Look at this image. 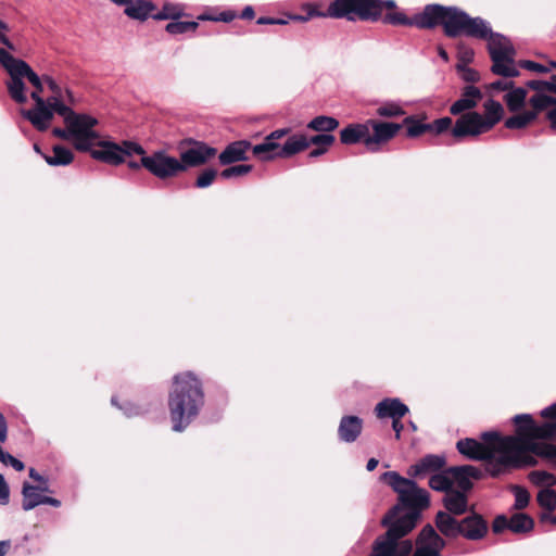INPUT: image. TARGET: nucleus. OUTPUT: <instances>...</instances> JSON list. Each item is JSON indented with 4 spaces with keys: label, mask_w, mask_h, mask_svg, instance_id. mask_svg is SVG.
<instances>
[{
    "label": "nucleus",
    "mask_w": 556,
    "mask_h": 556,
    "mask_svg": "<svg viewBox=\"0 0 556 556\" xmlns=\"http://www.w3.org/2000/svg\"><path fill=\"white\" fill-rule=\"evenodd\" d=\"M0 65L5 70L10 76V80L5 86L8 92L13 101L18 104L27 102L26 78L34 90L30 98L35 102L34 108L29 110H22L21 114L26 118L38 131H45L49 128L52 121V112L50 106L56 105L55 98L43 99L41 93L43 91V79L40 77L27 62L22 59L14 58L7 49L0 48Z\"/></svg>",
    "instance_id": "nucleus-1"
},
{
    "label": "nucleus",
    "mask_w": 556,
    "mask_h": 556,
    "mask_svg": "<svg viewBox=\"0 0 556 556\" xmlns=\"http://www.w3.org/2000/svg\"><path fill=\"white\" fill-rule=\"evenodd\" d=\"M481 438L485 443L471 438L459 440L457 451L469 459L484 460L485 471L494 478L518 468L520 450L517 439L501 437L496 431L483 432Z\"/></svg>",
    "instance_id": "nucleus-2"
},
{
    "label": "nucleus",
    "mask_w": 556,
    "mask_h": 556,
    "mask_svg": "<svg viewBox=\"0 0 556 556\" xmlns=\"http://www.w3.org/2000/svg\"><path fill=\"white\" fill-rule=\"evenodd\" d=\"M203 404L204 392L201 381L189 371L176 375L168 395L173 430L184 431L198 416Z\"/></svg>",
    "instance_id": "nucleus-3"
},
{
    "label": "nucleus",
    "mask_w": 556,
    "mask_h": 556,
    "mask_svg": "<svg viewBox=\"0 0 556 556\" xmlns=\"http://www.w3.org/2000/svg\"><path fill=\"white\" fill-rule=\"evenodd\" d=\"M427 29L439 25L450 38L465 35L472 38H486L490 33V24L481 17H471L465 11L456 7L441 4H427Z\"/></svg>",
    "instance_id": "nucleus-4"
},
{
    "label": "nucleus",
    "mask_w": 556,
    "mask_h": 556,
    "mask_svg": "<svg viewBox=\"0 0 556 556\" xmlns=\"http://www.w3.org/2000/svg\"><path fill=\"white\" fill-rule=\"evenodd\" d=\"M396 509H389L381 519L387 531L376 538L367 556H410L413 553V541L406 536L416 527L417 516L414 513L392 520Z\"/></svg>",
    "instance_id": "nucleus-5"
},
{
    "label": "nucleus",
    "mask_w": 556,
    "mask_h": 556,
    "mask_svg": "<svg viewBox=\"0 0 556 556\" xmlns=\"http://www.w3.org/2000/svg\"><path fill=\"white\" fill-rule=\"evenodd\" d=\"M513 420L517 432V435L513 437L518 440L520 450L518 468L535 464L534 458L529 453L545 458H556V444L535 442L536 439H545L546 435L552 433L554 427L549 422L536 425L529 414L516 415Z\"/></svg>",
    "instance_id": "nucleus-6"
},
{
    "label": "nucleus",
    "mask_w": 556,
    "mask_h": 556,
    "mask_svg": "<svg viewBox=\"0 0 556 556\" xmlns=\"http://www.w3.org/2000/svg\"><path fill=\"white\" fill-rule=\"evenodd\" d=\"M381 479L399 494V503L392 507L397 508L392 520L415 513L417 522L420 511L429 506L428 492L420 489L412 479L404 478L396 471L383 472Z\"/></svg>",
    "instance_id": "nucleus-7"
},
{
    "label": "nucleus",
    "mask_w": 556,
    "mask_h": 556,
    "mask_svg": "<svg viewBox=\"0 0 556 556\" xmlns=\"http://www.w3.org/2000/svg\"><path fill=\"white\" fill-rule=\"evenodd\" d=\"M394 0H333L323 16L345 18L350 22H377L383 9H395Z\"/></svg>",
    "instance_id": "nucleus-8"
},
{
    "label": "nucleus",
    "mask_w": 556,
    "mask_h": 556,
    "mask_svg": "<svg viewBox=\"0 0 556 556\" xmlns=\"http://www.w3.org/2000/svg\"><path fill=\"white\" fill-rule=\"evenodd\" d=\"M484 114L468 112L463 114L452 128V136L457 140L476 137L491 130L503 117V105L493 99L483 104Z\"/></svg>",
    "instance_id": "nucleus-9"
},
{
    "label": "nucleus",
    "mask_w": 556,
    "mask_h": 556,
    "mask_svg": "<svg viewBox=\"0 0 556 556\" xmlns=\"http://www.w3.org/2000/svg\"><path fill=\"white\" fill-rule=\"evenodd\" d=\"M59 114L70 127L74 148L81 152L90 151L100 135L94 130L98 119L91 115L77 113L70 105H59Z\"/></svg>",
    "instance_id": "nucleus-10"
},
{
    "label": "nucleus",
    "mask_w": 556,
    "mask_h": 556,
    "mask_svg": "<svg viewBox=\"0 0 556 556\" xmlns=\"http://www.w3.org/2000/svg\"><path fill=\"white\" fill-rule=\"evenodd\" d=\"M484 39L488 40L492 73L507 78L518 76L519 71L515 64L516 50L510 40L502 34L493 33L491 27Z\"/></svg>",
    "instance_id": "nucleus-11"
},
{
    "label": "nucleus",
    "mask_w": 556,
    "mask_h": 556,
    "mask_svg": "<svg viewBox=\"0 0 556 556\" xmlns=\"http://www.w3.org/2000/svg\"><path fill=\"white\" fill-rule=\"evenodd\" d=\"M141 164L151 175L159 179H168L184 173L180 161L165 150H156L141 157Z\"/></svg>",
    "instance_id": "nucleus-12"
},
{
    "label": "nucleus",
    "mask_w": 556,
    "mask_h": 556,
    "mask_svg": "<svg viewBox=\"0 0 556 556\" xmlns=\"http://www.w3.org/2000/svg\"><path fill=\"white\" fill-rule=\"evenodd\" d=\"M415 546L416 548L410 556H442L446 541L428 523L419 531L415 540Z\"/></svg>",
    "instance_id": "nucleus-13"
},
{
    "label": "nucleus",
    "mask_w": 556,
    "mask_h": 556,
    "mask_svg": "<svg viewBox=\"0 0 556 556\" xmlns=\"http://www.w3.org/2000/svg\"><path fill=\"white\" fill-rule=\"evenodd\" d=\"M368 137L366 140V148L371 151H378V146L386 143L393 139L402 129V124L380 122L376 119H368Z\"/></svg>",
    "instance_id": "nucleus-14"
},
{
    "label": "nucleus",
    "mask_w": 556,
    "mask_h": 556,
    "mask_svg": "<svg viewBox=\"0 0 556 556\" xmlns=\"http://www.w3.org/2000/svg\"><path fill=\"white\" fill-rule=\"evenodd\" d=\"M216 149L202 141H191L190 147L180 152V164L184 172L189 167H198L205 164L210 159L216 155Z\"/></svg>",
    "instance_id": "nucleus-15"
},
{
    "label": "nucleus",
    "mask_w": 556,
    "mask_h": 556,
    "mask_svg": "<svg viewBox=\"0 0 556 556\" xmlns=\"http://www.w3.org/2000/svg\"><path fill=\"white\" fill-rule=\"evenodd\" d=\"M94 146L98 149H90L88 151L92 159L101 161L109 165H121L124 163L122 147L110 140H97Z\"/></svg>",
    "instance_id": "nucleus-16"
},
{
    "label": "nucleus",
    "mask_w": 556,
    "mask_h": 556,
    "mask_svg": "<svg viewBox=\"0 0 556 556\" xmlns=\"http://www.w3.org/2000/svg\"><path fill=\"white\" fill-rule=\"evenodd\" d=\"M447 472H450L453 483L457 484L458 491L464 493H467L472 488L471 479L479 480L483 477L482 471L471 465L450 467Z\"/></svg>",
    "instance_id": "nucleus-17"
},
{
    "label": "nucleus",
    "mask_w": 556,
    "mask_h": 556,
    "mask_svg": "<svg viewBox=\"0 0 556 556\" xmlns=\"http://www.w3.org/2000/svg\"><path fill=\"white\" fill-rule=\"evenodd\" d=\"M486 532L488 523L480 515L472 514L460 520L459 535L467 540H481L486 534Z\"/></svg>",
    "instance_id": "nucleus-18"
},
{
    "label": "nucleus",
    "mask_w": 556,
    "mask_h": 556,
    "mask_svg": "<svg viewBox=\"0 0 556 556\" xmlns=\"http://www.w3.org/2000/svg\"><path fill=\"white\" fill-rule=\"evenodd\" d=\"M427 14L426 5L420 13L415 14L413 17H408L404 12L395 11L384 14L380 20L384 24L416 26L420 29H427Z\"/></svg>",
    "instance_id": "nucleus-19"
},
{
    "label": "nucleus",
    "mask_w": 556,
    "mask_h": 556,
    "mask_svg": "<svg viewBox=\"0 0 556 556\" xmlns=\"http://www.w3.org/2000/svg\"><path fill=\"white\" fill-rule=\"evenodd\" d=\"M251 149V142L248 140H238L229 143L219 154L218 160L222 165L247 161L248 151Z\"/></svg>",
    "instance_id": "nucleus-20"
},
{
    "label": "nucleus",
    "mask_w": 556,
    "mask_h": 556,
    "mask_svg": "<svg viewBox=\"0 0 556 556\" xmlns=\"http://www.w3.org/2000/svg\"><path fill=\"white\" fill-rule=\"evenodd\" d=\"M482 99V92L479 88L469 85L463 89L460 98L455 101L451 108L450 112L453 115H459L463 112L469 111L478 104V102Z\"/></svg>",
    "instance_id": "nucleus-21"
},
{
    "label": "nucleus",
    "mask_w": 556,
    "mask_h": 556,
    "mask_svg": "<svg viewBox=\"0 0 556 556\" xmlns=\"http://www.w3.org/2000/svg\"><path fill=\"white\" fill-rule=\"evenodd\" d=\"M363 430V419L357 416H343L338 427L339 439L345 443L357 440Z\"/></svg>",
    "instance_id": "nucleus-22"
},
{
    "label": "nucleus",
    "mask_w": 556,
    "mask_h": 556,
    "mask_svg": "<svg viewBox=\"0 0 556 556\" xmlns=\"http://www.w3.org/2000/svg\"><path fill=\"white\" fill-rule=\"evenodd\" d=\"M375 413L378 418L401 419L408 413V407L399 399H384L380 401L376 407Z\"/></svg>",
    "instance_id": "nucleus-23"
},
{
    "label": "nucleus",
    "mask_w": 556,
    "mask_h": 556,
    "mask_svg": "<svg viewBox=\"0 0 556 556\" xmlns=\"http://www.w3.org/2000/svg\"><path fill=\"white\" fill-rule=\"evenodd\" d=\"M444 465V456L429 454L422 457L418 463L412 465L407 473L410 477H420L429 472L441 470Z\"/></svg>",
    "instance_id": "nucleus-24"
},
{
    "label": "nucleus",
    "mask_w": 556,
    "mask_h": 556,
    "mask_svg": "<svg viewBox=\"0 0 556 556\" xmlns=\"http://www.w3.org/2000/svg\"><path fill=\"white\" fill-rule=\"evenodd\" d=\"M434 522L437 529L443 536L447 539H454L459 535L460 521L453 517L452 514L446 511H439L435 515Z\"/></svg>",
    "instance_id": "nucleus-25"
},
{
    "label": "nucleus",
    "mask_w": 556,
    "mask_h": 556,
    "mask_svg": "<svg viewBox=\"0 0 556 556\" xmlns=\"http://www.w3.org/2000/svg\"><path fill=\"white\" fill-rule=\"evenodd\" d=\"M368 125L365 123L350 124L340 131V140L343 144L363 142L366 146Z\"/></svg>",
    "instance_id": "nucleus-26"
},
{
    "label": "nucleus",
    "mask_w": 556,
    "mask_h": 556,
    "mask_svg": "<svg viewBox=\"0 0 556 556\" xmlns=\"http://www.w3.org/2000/svg\"><path fill=\"white\" fill-rule=\"evenodd\" d=\"M49 488H37L28 482H24L22 489L23 502L22 507L24 510L28 511L34 509L35 507L43 504V498L46 495H42L41 492H49Z\"/></svg>",
    "instance_id": "nucleus-27"
},
{
    "label": "nucleus",
    "mask_w": 556,
    "mask_h": 556,
    "mask_svg": "<svg viewBox=\"0 0 556 556\" xmlns=\"http://www.w3.org/2000/svg\"><path fill=\"white\" fill-rule=\"evenodd\" d=\"M309 147L308 138L304 135L296 134L290 136L278 151L279 157H290Z\"/></svg>",
    "instance_id": "nucleus-28"
},
{
    "label": "nucleus",
    "mask_w": 556,
    "mask_h": 556,
    "mask_svg": "<svg viewBox=\"0 0 556 556\" xmlns=\"http://www.w3.org/2000/svg\"><path fill=\"white\" fill-rule=\"evenodd\" d=\"M444 507L446 508V513L453 515H462L467 510V496L466 493L459 492L457 490H452L447 492L443 498Z\"/></svg>",
    "instance_id": "nucleus-29"
},
{
    "label": "nucleus",
    "mask_w": 556,
    "mask_h": 556,
    "mask_svg": "<svg viewBox=\"0 0 556 556\" xmlns=\"http://www.w3.org/2000/svg\"><path fill=\"white\" fill-rule=\"evenodd\" d=\"M405 103L400 100H386L378 104L376 114L382 118H396L406 114Z\"/></svg>",
    "instance_id": "nucleus-30"
},
{
    "label": "nucleus",
    "mask_w": 556,
    "mask_h": 556,
    "mask_svg": "<svg viewBox=\"0 0 556 556\" xmlns=\"http://www.w3.org/2000/svg\"><path fill=\"white\" fill-rule=\"evenodd\" d=\"M534 528V520L525 513H515L509 517V531L516 534H527Z\"/></svg>",
    "instance_id": "nucleus-31"
},
{
    "label": "nucleus",
    "mask_w": 556,
    "mask_h": 556,
    "mask_svg": "<svg viewBox=\"0 0 556 556\" xmlns=\"http://www.w3.org/2000/svg\"><path fill=\"white\" fill-rule=\"evenodd\" d=\"M52 155H43L45 161L50 166H66L74 160V154L71 149L56 144L52 149Z\"/></svg>",
    "instance_id": "nucleus-32"
},
{
    "label": "nucleus",
    "mask_w": 556,
    "mask_h": 556,
    "mask_svg": "<svg viewBox=\"0 0 556 556\" xmlns=\"http://www.w3.org/2000/svg\"><path fill=\"white\" fill-rule=\"evenodd\" d=\"M153 9V4L148 1H130V3L126 4L125 14L131 18L143 21L152 15Z\"/></svg>",
    "instance_id": "nucleus-33"
},
{
    "label": "nucleus",
    "mask_w": 556,
    "mask_h": 556,
    "mask_svg": "<svg viewBox=\"0 0 556 556\" xmlns=\"http://www.w3.org/2000/svg\"><path fill=\"white\" fill-rule=\"evenodd\" d=\"M251 149L253 155L256 156L261 161H270L278 156V151L280 150L279 143H269L265 140L262 143L252 146Z\"/></svg>",
    "instance_id": "nucleus-34"
},
{
    "label": "nucleus",
    "mask_w": 556,
    "mask_h": 556,
    "mask_svg": "<svg viewBox=\"0 0 556 556\" xmlns=\"http://www.w3.org/2000/svg\"><path fill=\"white\" fill-rule=\"evenodd\" d=\"M527 90L522 87L510 88L509 91L505 94L504 100L506 105L510 112H517L520 110L526 101Z\"/></svg>",
    "instance_id": "nucleus-35"
},
{
    "label": "nucleus",
    "mask_w": 556,
    "mask_h": 556,
    "mask_svg": "<svg viewBox=\"0 0 556 556\" xmlns=\"http://www.w3.org/2000/svg\"><path fill=\"white\" fill-rule=\"evenodd\" d=\"M339 121L331 116L319 115L313 118L308 124L307 128L318 132H330L337 129Z\"/></svg>",
    "instance_id": "nucleus-36"
},
{
    "label": "nucleus",
    "mask_w": 556,
    "mask_h": 556,
    "mask_svg": "<svg viewBox=\"0 0 556 556\" xmlns=\"http://www.w3.org/2000/svg\"><path fill=\"white\" fill-rule=\"evenodd\" d=\"M406 126V136L408 138H417L427 131H430L428 123H421L416 116L409 115L403 119L402 126Z\"/></svg>",
    "instance_id": "nucleus-37"
},
{
    "label": "nucleus",
    "mask_w": 556,
    "mask_h": 556,
    "mask_svg": "<svg viewBox=\"0 0 556 556\" xmlns=\"http://www.w3.org/2000/svg\"><path fill=\"white\" fill-rule=\"evenodd\" d=\"M429 485L431 489H433L435 491L445 492V494H447V492H451L452 490H454L453 489V480L451 479V476H450V472H447V469L442 472L432 475L429 480Z\"/></svg>",
    "instance_id": "nucleus-38"
},
{
    "label": "nucleus",
    "mask_w": 556,
    "mask_h": 556,
    "mask_svg": "<svg viewBox=\"0 0 556 556\" xmlns=\"http://www.w3.org/2000/svg\"><path fill=\"white\" fill-rule=\"evenodd\" d=\"M536 117V112L527 111L516 114L505 121V127L508 129H521L529 125Z\"/></svg>",
    "instance_id": "nucleus-39"
},
{
    "label": "nucleus",
    "mask_w": 556,
    "mask_h": 556,
    "mask_svg": "<svg viewBox=\"0 0 556 556\" xmlns=\"http://www.w3.org/2000/svg\"><path fill=\"white\" fill-rule=\"evenodd\" d=\"M42 79L45 81V84H47L48 88L50 89V91L52 92V96H50L49 98H55L56 99V105H52L50 106V111L52 112V117L54 116L55 113L59 112V105H66L64 102H63V89L61 88V86L53 79V77L49 76V75H42Z\"/></svg>",
    "instance_id": "nucleus-40"
},
{
    "label": "nucleus",
    "mask_w": 556,
    "mask_h": 556,
    "mask_svg": "<svg viewBox=\"0 0 556 556\" xmlns=\"http://www.w3.org/2000/svg\"><path fill=\"white\" fill-rule=\"evenodd\" d=\"M536 501L546 511H554L556 509V491L551 488H544L539 491Z\"/></svg>",
    "instance_id": "nucleus-41"
},
{
    "label": "nucleus",
    "mask_w": 556,
    "mask_h": 556,
    "mask_svg": "<svg viewBox=\"0 0 556 556\" xmlns=\"http://www.w3.org/2000/svg\"><path fill=\"white\" fill-rule=\"evenodd\" d=\"M198 27L197 22H182L175 21L166 25V31L172 35L185 34L187 31H194Z\"/></svg>",
    "instance_id": "nucleus-42"
},
{
    "label": "nucleus",
    "mask_w": 556,
    "mask_h": 556,
    "mask_svg": "<svg viewBox=\"0 0 556 556\" xmlns=\"http://www.w3.org/2000/svg\"><path fill=\"white\" fill-rule=\"evenodd\" d=\"M253 169V166L250 164H239L227 167L222 170L220 177L224 179H231L235 177H240L249 174Z\"/></svg>",
    "instance_id": "nucleus-43"
},
{
    "label": "nucleus",
    "mask_w": 556,
    "mask_h": 556,
    "mask_svg": "<svg viewBox=\"0 0 556 556\" xmlns=\"http://www.w3.org/2000/svg\"><path fill=\"white\" fill-rule=\"evenodd\" d=\"M530 480L532 483L536 485H543L545 488H551L552 485L556 484V477L554 475L541 470L531 472Z\"/></svg>",
    "instance_id": "nucleus-44"
},
{
    "label": "nucleus",
    "mask_w": 556,
    "mask_h": 556,
    "mask_svg": "<svg viewBox=\"0 0 556 556\" xmlns=\"http://www.w3.org/2000/svg\"><path fill=\"white\" fill-rule=\"evenodd\" d=\"M556 99L545 94V92L542 93H535L530 98V104L538 111L546 109L552 105L555 106Z\"/></svg>",
    "instance_id": "nucleus-45"
},
{
    "label": "nucleus",
    "mask_w": 556,
    "mask_h": 556,
    "mask_svg": "<svg viewBox=\"0 0 556 556\" xmlns=\"http://www.w3.org/2000/svg\"><path fill=\"white\" fill-rule=\"evenodd\" d=\"M111 403L113 406H116L117 408H119L124 413V415L127 417L139 416L146 412V409H143L142 407L135 405L130 402H126L123 405H119L117 403L116 396H112Z\"/></svg>",
    "instance_id": "nucleus-46"
},
{
    "label": "nucleus",
    "mask_w": 556,
    "mask_h": 556,
    "mask_svg": "<svg viewBox=\"0 0 556 556\" xmlns=\"http://www.w3.org/2000/svg\"><path fill=\"white\" fill-rule=\"evenodd\" d=\"M554 76H552L551 81H544V80H529L527 83V87L536 91V93H542L546 91H554L556 92V80L554 79Z\"/></svg>",
    "instance_id": "nucleus-47"
},
{
    "label": "nucleus",
    "mask_w": 556,
    "mask_h": 556,
    "mask_svg": "<svg viewBox=\"0 0 556 556\" xmlns=\"http://www.w3.org/2000/svg\"><path fill=\"white\" fill-rule=\"evenodd\" d=\"M513 492L515 495V504L514 507L518 510L526 508L529 505L530 494L529 492L519 485L513 486Z\"/></svg>",
    "instance_id": "nucleus-48"
},
{
    "label": "nucleus",
    "mask_w": 556,
    "mask_h": 556,
    "mask_svg": "<svg viewBox=\"0 0 556 556\" xmlns=\"http://www.w3.org/2000/svg\"><path fill=\"white\" fill-rule=\"evenodd\" d=\"M122 147V151H123V159L125 160L126 156H130L132 154H138L140 155L141 157H143V155H147L146 153V150L143 149V147L135 141H131V140H124L122 142V144H119Z\"/></svg>",
    "instance_id": "nucleus-49"
},
{
    "label": "nucleus",
    "mask_w": 556,
    "mask_h": 556,
    "mask_svg": "<svg viewBox=\"0 0 556 556\" xmlns=\"http://www.w3.org/2000/svg\"><path fill=\"white\" fill-rule=\"evenodd\" d=\"M217 175V170L214 168H206L199 174L195 180V187L200 189H204L210 187L215 180Z\"/></svg>",
    "instance_id": "nucleus-50"
},
{
    "label": "nucleus",
    "mask_w": 556,
    "mask_h": 556,
    "mask_svg": "<svg viewBox=\"0 0 556 556\" xmlns=\"http://www.w3.org/2000/svg\"><path fill=\"white\" fill-rule=\"evenodd\" d=\"M456 70L459 73L463 80L467 83H477L480 79V74L468 65L456 64Z\"/></svg>",
    "instance_id": "nucleus-51"
},
{
    "label": "nucleus",
    "mask_w": 556,
    "mask_h": 556,
    "mask_svg": "<svg viewBox=\"0 0 556 556\" xmlns=\"http://www.w3.org/2000/svg\"><path fill=\"white\" fill-rule=\"evenodd\" d=\"M475 52L471 48L465 45H458L457 47V64L468 65L473 61Z\"/></svg>",
    "instance_id": "nucleus-52"
},
{
    "label": "nucleus",
    "mask_w": 556,
    "mask_h": 556,
    "mask_svg": "<svg viewBox=\"0 0 556 556\" xmlns=\"http://www.w3.org/2000/svg\"><path fill=\"white\" fill-rule=\"evenodd\" d=\"M452 123H453L452 118L445 116L442 118H438L434 122L428 123V124L430 125V131H432L437 135H440V134H443L444 131H446L447 129H450L452 126Z\"/></svg>",
    "instance_id": "nucleus-53"
},
{
    "label": "nucleus",
    "mask_w": 556,
    "mask_h": 556,
    "mask_svg": "<svg viewBox=\"0 0 556 556\" xmlns=\"http://www.w3.org/2000/svg\"><path fill=\"white\" fill-rule=\"evenodd\" d=\"M309 146L325 147L328 149L334 142V136L330 134H319L308 139Z\"/></svg>",
    "instance_id": "nucleus-54"
},
{
    "label": "nucleus",
    "mask_w": 556,
    "mask_h": 556,
    "mask_svg": "<svg viewBox=\"0 0 556 556\" xmlns=\"http://www.w3.org/2000/svg\"><path fill=\"white\" fill-rule=\"evenodd\" d=\"M0 462L5 466H11L16 471H22L25 468V465L23 462L17 459L16 457L12 456L10 453H5L2 458H0Z\"/></svg>",
    "instance_id": "nucleus-55"
},
{
    "label": "nucleus",
    "mask_w": 556,
    "mask_h": 556,
    "mask_svg": "<svg viewBox=\"0 0 556 556\" xmlns=\"http://www.w3.org/2000/svg\"><path fill=\"white\" fill-rule=\"evenodd\" d=\"M492 529L494 533H501L504 530H509V517L498 515L493 521Z\"/></svg>",
    "instance_id": "nucleus-56"
},
{
    "label": "nucleus",
    "mask_w": 556,
    "mask_h": 556,
    "mask_svg": "<svg viewBox=\"0 0 556 556\" xmlns=\"http://www.w3.org/2000/svg\"><path fill=\"white\" fill-rule=\"evenodd\" d=\"M179 15H180V10H178L176 8H169L168 5H165L163 8L162 12L153 14L152 16L155 20H167V18H176Z\"/></svg>",
    "instance_id": "nucleus-57"
},
{
    "label": "nucleus",
    "mask_w": 556,
    "mask_h": 556,
    "mask_svg": "<svg viewBox=\"0 0 556 556\" xmlns=\"http://www.w3.org/2000/svg\"><path fill=\"white\" fill-rule=\"evenodd\" d=\"M520 66L522 68L529 70V71H532V72H536V73H547V72H549V67H547L546 65H543L541 63H536V62L530 61V60L521 61L520 62Z\"/></svg>",
    "instance_id": "nucleus-58"
},
{
    "label": "nucleus",
    "mask_w": 556,
    "mask_h": 556,
    "mask_svg": "<svg viewBox=\"0 0 556 556\" xmlns=\"http://www.w3.org/2000/svg\"><path fill=\"white\" fill-rule=\"evenodd\" d=\"M10 30L9 25L0 20V43L5 46L9 50H15L14 45L12 41L7 37L5 33Z\"/></svg>",
    "instance_id": "nucleus-59"
},
{
    "label": "nucleus",
    "mask_w": 556,
    "mask_h": 556,
    "mask_svg": "<svg viewBox=\"0 0 556 556\" xmlns=\"http://www.w3.org/2000/svg\"><path fill=\"white\" fill-rule=\"evenodd\" d=\"M9 498H10L9 485H8L3 475L0 473V504L7 505L9 503Z\"/></svg>",
    "instance_id": "nucleus-60"
},
{
    "label": "nucleus",
    "mask_w": 556,
    "mask_h": 556,
    "mask_svg": "<svg viewBox=\"0 0 556 556\" xmlns=\"http://www.w3.org/2000/svg\"><path fill=\"white\" fill-rule=\"evenodd\" d=\"M52 134L58 138L73 142L70 127H66V126H65V128L55 127V128H53Z\"/></svg>",
    "instance_id": "nucleus-61"
},
{
    "label": "nucleus",
    "mask_w": 556,
    "mask_h": 556,
    "mask_svg": "<svg viewBox=\"0 0 556 556\" xmlns=\"http://www.w3.org/2000/svg\"><path fill=\"white\" fill-rule=\"evenodd\" d=\"M511 87H513V81L501 80V79L493 81L490 85V89H492V90H509Z\"/></svg>",
    "instance_id": "nucleus-62"
},
{
    "label": "nucleus",
    "mask_w": 556,
    "mask_h": 556,
    "mask_svg": "<svg viewBox=\"0 0 556 556\" xmlns=\"http://www.w3.org/2000/svg\"><path fill=\"white\" fill-rule=\"evenodd\" d=\"M8 439V424L4 416L0 413V442H5Z\"/></svg>",
    "instance_id": "nucleus-63"
},
{
    "label": "nucleus",
    "mask_w": 556,
    "mask_h": 556,
    "mask_svg": "<svg viewBox=\"0 0 556 556\" xmlns=\"http://www.w3.org/2000/svg\"><path fill=\"white\" fill-rule=\"evenodd\" d=\"M541 416L544 418H556V403L542 409Z\"/></svg>",
    "instance_id": "nucleus-64"
}]
</instances>
